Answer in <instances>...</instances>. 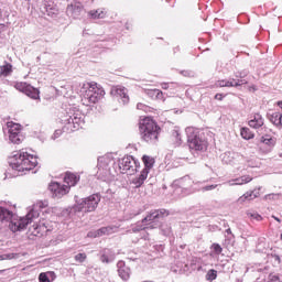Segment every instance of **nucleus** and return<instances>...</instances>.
Masks as SVG:
<instances>
[{
    "label": "nucleus",
    "mask_w": 282,
    "mask_h": 282,
    "mask_svg": "<svg viewBox=\"0 0 282 282\" xmlns=\"http://www.w3.org/2000/svg\"><path fill=\"white\" fill-rule=\"evenodd\" d=\"M117 272L122 281H129L131 279V268L122 260L117 262Z\"/></svg>",
    "instance_id": "obj_17"
},
{
    "label": "nucleus",
    "mask_w": 282,
    "mask_h": 282,
    "mask_svg": "<svg viewBox=\"0 0 282 282\" xmlns=\"http://www.w3.org/2000/svg\"><path fill=\"white\" fill-rule=\"evenodd\" d=\"M9 140L12 144H21V142H23V134H21V132L9 134Z\"/></svg>",
    "instance_id": "obj_30"
},
{
    "label": "nucleus",
    "mask_w": 282,
    "mask_h": 282,
    "mask_svg": "<svg viewBox=\"0 0 282 282\" xmlns=\"http://www.w3.org/2000/svg\"><path fill=\"white\" fill-rule=\"evenodd\" d=\"M80 94L83 96L82 102L86 105V107L96 105V102H100L101 98H105V89L96 82L84 83L80 88Z\"/></svg>",
    "instance_id": "obj_4"
},
{
    "label": "nucleus",
    "mask_w": 282,
    "mask_h": 282,
    "mask_svg": "<svg viewBox=\"0 0 282 282\" xmlns=\"http://www.w3.org/2000/svg\"><path fill=\"white\" fill-rule=\"evenodd\" d=\"M44 10H45L47 17L54 18L58 14V9L56 8V6H54V3H50V2L45 3Z\"/></svg>",
    "instance_id": "obj_27"
},
{
    "label": "nucleus",
    "mask_w": 282,
    "mask_h": 282,
    "mask_svg": "<svg viewBox=\"0 0 282 282\" xmlns=\"http://www.w3.org/2000/svg\"><path fill=\"white\" fill-rule=\"evenodd\" d=\"M217 186H219V185H217V184H215V185H207V186H204V187H202V191L205 193L206 191H215V188H217Z\"/></svg>",
    "instance_id": "obj_44"
},
{
    "label": "nucleus",
    "mask_w": 282,
    "mask_h": 282,
    "mask_svg": "<svg viewBox=\"0 0 282 282\" xmlns=\"http://www.w3.org/2000/svg\"><path fill=\"white\" fill-rule=\"evenodd\" d=\"M9 165L13 171H18V173H28L32 169H36L39 160L36 155L30 154L25 150H20L14 152L9 159Z\"/></svg>",
    "instance_id": "obj_3"
},
{
    "label": "nucleus",
    "mask_w": 282,
    "mask_h": 282,
    "mask_svg": "<svg viewBox=\"0 0 282 282\" xmlns=\"http://www.w3.org/2000/svg\"><path fill=\"white\" fill-rule=\"evenodd\" d=\"M185 133L191 151L204 152L208 149V141H206L204 133L199 132L197 128L188 127L185 129Z\"/></svg>",
    "instance_id": "obj_7"
},
{
    "label": "nucleus",
    "mask_w": 282,
    "mask_h": 282,
    "mask_svg": "<svg viewBox=\"0 0 282 282\" xmlns=\"http://www.w3.org/2000/svg\"><path fill=\"white\" fill-rule=\"evenodd\" d=\"M100 257L99 260L101 261V263H113V261H116V251H113L112 249H104L99 252Z\"/></svg>",
    "instance_id": "obj_21"
},
{
    "label": "nucleus",
    "mask_w": 282,
    "mask_h": 282,
    "mask_svg": "<svg viewBox=\"0 0 282 282\" xmlns=\"http://www.w3.org/2000/svg\"><path fill=\"white\" fill-rule=\"evenodd\" d=\"M250 271V267H247V270H246V272H249Z\"/></svg>",
    "instance_id": "obj_59"
},
{
    "label": "nucleus",
    "mask_w": 282,
    "mask_h": 282,
    "mask_svg": "<svg viewBox=\"0 0 282 282\" xmlns=\"http://www.w3.org/2000/svg\"><path fill=\"white\" fill-rule=\"evenodd\" d=\"M280 158H282V153H280Z\"/></svg>",
    "instance_id": "obj_60"
},
{
    "label": "nucleus",
    "mask_w": 282,
    "mask_h": 282,
    "mask_svg": "<svg viewBox=\"0 0 282 282\" xmlns=\"http://www.w3.org/2000/svg\"><path fill=\"white\" fill-rule=\"evenodd\" d=\"M75 261H77V263H85V261H87V253H77Z\"/></svg>",
    "instance_id": "obj_37"
},
{
    "label": "nucleus",
    "mask_w": 282,
    "mask_h": 282,
    "mask_svg": "<svg viewBox=\"0 0 282 282\" xmlns=\"http://www.w3.org/2000/svg\"><path fill=\"white\" fill-rule=\"evenodd\" d=\"M268 120L274 127H279V112H272L271 115H268Z\"/></svg>",
    "instance_id": "obj_33"
},
{
    "label": "nucleus",
    "mask_w": 282,
    "mask_h": 282,
    "mask_svg": "<svg viewBox=\"0 0 282 282\" xmlns=\"http://www.w3.org/2000/svg\"><path fill=\"white\" fill-rule=\"evenodd\" d=\"M14 259V253L0 254V261H10Z\"/></svg>",
    "instance_id": "obj_40"
},
{
    "label": "nucleus",
    "mask_w": 282,
    "mask_h": 282,
    "mask_svg": "<svg viewBox=\"0 0 282 282\" xmlns=\"http://www.w3.org/2000/svg\"><path fill=\"white\" fill-rule=\"evenodd\" d=\"M252 177L250 175H243L238 178H236V185L237 186H243V184H250V181Z\"/></svg>",
    "instance_id": "obj_32"
},
{
    "label": "nucleus",
    "mask_w": 282,
    "mask_h": 282,
    "mask_svg": "<svg viewBox=\"0 0 282 282\" xmlns=\"http://www.w3.org/2000/svg\"><path fill=\"white\" fill-rule=\"evenodd\" d=\"M279 127H282V113L279 112Z\"/></svg>",
    "instance_id": "obj_51"
},
{
    "label": "nucleus",
    "mask_w": 282,
    "mask_h": 282,
    "mask_svg": "<svg viewBox=\"0 0 282 282\" xmlns=\"http://www.w3.org/2000/svg\"><path fill=\"white\" fill-rule=\"evenodd\" d=\"M273 219H275V221H278L279 224H281V219L276 216H272Z\"/></svg>",
    "instance_id": "obj_53"
},
{
    "label": "nucleus",
    "mask_w": 282,
    "mask_h": 282,
    "mask_svg": "<svg viewBox=\"0 0 282 282\" xmlns=\"http://www.w3.org/2000/svg\"><path fill=\"white\" fill-rule=\"evenodd\" d=\"M215 99H216V100H224V95H221V94H216V95H215Z\"/></svg>",
    "instance_id": "obj_49"
},
{
    "label": "nucleus",
    "mask_w": 282,
    "mask_h": 282,
    "mask_svg": "<svg viewBox=\"0 0 282 282\" xmlns=\"http://www.w3.org/2000/svg\"><path fill=\"white\" fill-rule=\"evenodd\" d=\"M174 52H180V47L177 46L176 48H174Z\"/></svg>",
    "instance_id": "obj_58"
},
{
    "label": "nucleus",
    "mask_w": 282,
    "mask_h": 282,
    "mask_svg": "<svg viewBox=\"0 0 282 282\" xmlns=\"http://www.w3.org/2000/svg\"><path fill=\"white\" fill-rule=\"evenodd\" d=\"M261 187H258L253 191L247 192L245 193L242 196H240L237 199V204H246V202H252V199H257V197H259Z\"/></svg>",
    "instance_id": "obj_22"
},
{
    "label": "nucleus",
    "mask_w": 282,
    "mask_h": 282,
    "mask_svg": "<svg viewBox=\"0 0 282 282\" xmlns=\"http://www.w3.org/2000/svg\"><path fill=\"white\" fill-rule=\"evenodd\" d=\"M220 160L223 164H230V166H235L243 160V156L237 152H225L220 155Z\"/></svg>",
    "instance_id": "obj_16"
},
{
    "label": "nucleus",
    "mask_w": 282,
    "mask_h": 282,
    "mask_svg": "<svg viewBox=\"0 0 282 282\" xmlns=\"http://www.w3.org/2000/svg\"><path fill=\"white\" fill-rule=\"evenodd\" d=\"M100 204L99 194H93L86 198L76 200V204L73 207L74 213H94Z\"/></svg>",
    "instance_id": "obj_8"
},
{
    "label": "nucleus",
    "mask_w": 282,
    "mask_h": 282,
    "mask_svg": "<svg viewBox=\"0 0 282 282\" xmlns=\"http://www.w3.org/2000/svg\"><path fill=\"white\" fill-rule=\"evenodd\" d=\"M113 232V228L111 227H102L96 231L88 232L87 237H102V235H111Z\"/></svg>",
    "instance_id": "obj_25"
},
{
    "label": "nucleus",
    "mask_w": 282,
    "mask_h": 282,
    "mask_svg": "<svg viewBox=\"0 0 282 282\" xmlns=\"http://www.w3.org/2000/svg\"><path fill=\"white\" fill-rule=\"evenodd\" d=\"M273 259H274V261H278V263H281V257H279V256H273Z\"/></svg>",
    "instance_id": "obj_52"
},
{
    "label": "nucleus",
    "mask_w": 282,
    "mask_h": 282,
    "mask_svg": "<svg viewBox=\"0 0 282 282\" xmlns=\"http://www.w3.org/2000/svg\"><path fill=\"white\" fill-rule=\"evenodd\" d=\"M264 122L263 116H261V113H256L252 119L249 120L248 124L251 129H258L259 134H263V131L264 133L268 132V127L263 126Z\"/></svg>",
    "instance_id": "obj_14"
},
{
    "label": "nucleus",
    "mask_w": 282,
    "mask_h": 282,
    "mask_svg": "<svg viewBox=\"0 0 282 282\" xmlns=\"http://www.w3.org/2000/svg\"><path fill=\"white\" fill-rule=\"evenodd\" d=\"M0 18H1V13H0Z\"/></svg>",
    "instance_id": "obj_61"
},
{
    "label": "nucleus",
    "mask_w": 282,
    "mask_h": 282,
    "mask_svg": "<svg viewBox=\"0 0 282 282\" xmlns=\"http://www.w3.org/2000/svg\"><path fill=\"white\" fill-rule=\"evenodd\" d=\"M169 215L164 209L150 212L141 221L132 226L129 232H140V230H153L160 228V219Z\"/></svg>",
    "instance_id": "obj_5"
},
{
    "label": "nucleus",
    "mask_w": 282,
    "mask_h": 282,
    "mask_svg": "<svg viewBox=\"0 0 282 282\" xmlns=\"http://www.w3.org/2000/svg\"><path fill=\"white\" fill-rule=\"evenodd\" d=\"M257 91V87H254V86H252L251 88H250V91Z\"/></svg>",
    "instance_id": "obj_55"
},
{
    "label": "nucleus",
    "mask_w": 282,
    "mask_h": 282,
    "mask_svg": "<svg viewBox=\"0 0 282 282\" xmlns=\"http://www.w3.org/2000/svg\"><path fill=\"white\" fill-rule=\"evenodd\" d=\"M269 130L267 128V132L262 131V135L260 138V142L261 144H264V147H267L264 150L261 149L262 153L268 154V153H272V149H274V147H276V138L268 134Z\"/></svg>",
    "instance_id": "obj_12"
},
{
    "label": "nucleus",
    "mask_w": 282,
    "mask_h": 282,
    "mask_svg": "<svg viewBox=\"0 0 282 282\" xmlns=\"http://www.w3.org/2000/svg\"><path fill=\"white\" fill-rule=\"evenodd\" d=\"M182 74H183L184 76H187V75H188V72L183 70Z\"/></svg>",
    "instance_id": "obj_56"
},
{
    "label": "nucleus",
    "mask_w": 282,
    "mask_h": 282,
    "mask_svg": "<svg viewBox=\"0 0 282 282\" xmlns=\"http://www.w3.org/2000/svg\"><path fill=\"white\" fill-rule=\"evenodd\" d=\"M64 182L67 184L68 188H72V186H76L78 182H80V175L72 173V172H66L64 176Z\"/></svg>",
    "instance_id": "obj_23"
},
{
    "label": "nucleus",
    "mask_w": 282,
    "mask_h": 282,
    "mask_svg": "<svg viewBox=\"0 0 282 282\" xmlns=\"http://www.w3.org/2000/svg\"><path fill=\"white\" fill-rule=\"evenodd\" d=\"M227 235H232V230L230 228L226 229Z\"/></svg>",
    "instance_id": "obj_54"
},
{
    "label": "nucleus",
    "mask_w": 282,
    "mask_h": 282,
    "mask_svg": "<svg viewBox=\"0 0 282 282\" xmlns=\"http://www.w3.org/2000/svg\"><path fill=\"white\" fill-rule=\"evenodd\" d=\"M111 95L116 98H121V102L127 105L129 102V95H127V88L122 86H115L111 88Z\"/></svg>",
    "instance_id": "obj_20"
},
{
    "label": "nucleus",
    "mask_w": 282,
    "mask_h": 282,
    "mask_svg": "<svg viewBox=\"0 0 282 282\" xmlns=\"http://www.w3.org/2000/svg\"><path fill=\"white\" fill-rule=\"evenodd\" d=\"M159 228H161V231L165 237L171 235V227H169V225H160Z\"/></svg>",
    "instance_id": "obj_38"
},
{
    "label": "nucleus",
    "mask_w": 282,
    "mask_h": 282,
    "mask_svg": "<svg viewBox=\"0 0 282 282\" xmlns=\"http://www.w3.org/2000/svg\"><path fill=\"white\" fill-rule=\"evenodd\" d=\"M246 76H248V70H240V72H236L235 73V80H243V78H246Z\"/></svg>",
    "instance_id": "obj_36"
},
{
    "label": "nucleus",
    "mask_w": 282,
    "mask_h": 282,
    "mask_svg": "<svg viewBox=\"0 0 282 282\" xmlns=\"http://www.w3.org/2000/svg\"><path fill=\"white\" fill-rule=\"evenodd\" d=\"M88 17H90V19H105V17H107V10L106 9L90 10L88 12Z\"/></svg>",
    "instance_id": "obj_26"
},
{
    "label": "nucleus",
    "mask_w": 282,
    "mask_h": 282,
    "mask_svg": "<svg viewBox=\"0 0 282 282\" xmlns=\"http://www.w3.org/2000/svg\"><path fill=\"white\" fill-rule=\"evenodd\" d=\"M7 129L9 135H12L14 133H21V124L14 123L12 121L7 122Z\"/></svg>",
    "instance_id": "obj_28"
},
{
    "label": "nucleus",
    "mask_w": 282,
    "mask_h": 282,
    "mask_svg": "<svg viewBox=\"0 0 282 282\" xmlns=\"http://www.w3.org/2000/svg\"><path fill=\"white\" fill-rule=\"evenodd\" d=\"M63 135V130H55L54 134L52 135V140H56Z\"/></svg>",
    "instance_id": "obj_46"
},
{
    "label": "nucleus",
    "mask_w": 282,
    "mask_h": 282,
    "mask_svg": "<svg viewBox=\"0 0 282 282\" xmlns=\"http://www.w3.org/2000/svg\"><path fill=\"white\" fill-rule=\"evenodd\" d=\"M50 231H52V226H50V221L47 220H42L40 224L33 225V227L30 229L33 237H43V235H47Z\"/></svg>",
    "instance_id": "obj_13"
},
{
    "label": "nucleus",
    "mask_w": 282,
    "mask_h": 282,
    "mask_svg": "<svg viewBox=\"0 0 282 282\" xmlns=\"http://www.w3.org/2000/svg\"><path fill=\"white\" fill-rule=\"evenodd\" d=\"M66 12L69 17H73V19H78V17H80V12H83V3L78 1L68 3Z\"/></svg>",
    "instance_id": "obj_19"
},
{
    "label": "nucleus",
    "mask_w": 282,
    "mask_h": 282,
    "mask_svg": "<svg viewBox=\"0 0 282 282\" xmlns=\"http://www.w3.org/2000/svg\"><path fill=\"white\" fill-rule=\"evenodd\" d=\"M54 279H56V273H54V271H48L46 273H40V275H39L40 282H51V281H54Z\"/></svg>",
    "instance_id": "obj_29"
},
{
    "label": "nucleus",
    "mask_w": 282,
    "mask_h": 282,
    "mask_svg": "<svg viewBox=\"0 0 282 282\" xmlns=\"http://www.w3.org/2000/svg\"><path fill=\"white\" fill-rule=\"evenodd\" d=\"M269 281H270V282H276V281H279V275H276V274H274V273L269 274Z\"/></svg>",
    "instance_id": "obj_47"
},
{
    "label": "nucleus",
    "mask_w": 282,
    "mask_h": 282,
    "mask_svg": "<svg viewBox=\"0 0 282 282\" xmlns=\"http://www.w3.org/2000/svg\"><path fill=\"white\" fill-rule=\"evenodd\" d=\"M217 279V270L210 269L206 274V281H215Z\"/></svg>",
    "instance_id": "obj_35"
},
{
    "label": "nucleus",
    "mask_w": 282,
    "mask_h": 282,
    "mask_svg": "<svg viewBox=\"0 0 282 282\" xmlns=\"http://www.w3.org/2000/svg\"><path fill=\"white\" fill-rule=\"evenodd\" d=\"M172 140L175 142V144H182V133H180L177 129L172 131Z\"/></svg>",
    "instance_id": "obj_34"
},
{
    "label": "nucleus",
    "mask_w": 282,
    "mask_h": 282,
    "mask_svg": "<svg viewBox=\"0 0 282 282\" xmlns=\"http://www.w3.org/2000/svg\"><path fill=\"white\" fill-rule=\"evenodd\" d=\"M48 189L51 191L53 197H63L69 193V186L63 185L58 182H52L48 185Z\"/></svg>",
    "instance_id": "obj_15"
},
{
    "label": "nucleus",
    "mask_w": 282,
    "mask_h": 282,
    "mask_svg": "<svg viewBox=\"0 0 282 282\" xmlns=\"http://www.w3.org/2000/svg\"><path fill=\"white\" fill-rule=\"evenodd\" d=\"M137 109L141 110V111H149V106L144 105V104H138L137 105Z\"/></svg>",
    "instance_id": "obj_45"
},
{
    "label": "nucleus",
    "mask_w": 282,
    "mask_h": 282,
    "mask_svg": "<svg viewBox=\"0 0 282 282\" xmlns=\"http://www.w3.org/2000/svg\"><path fill=\"white\" fill-rule=\"evenodd\" d=\"M213 248H214V252L216 253V254H221V252H223V248H221V246H219L218 243H214L213 245Z\"/></svg>",
    "instance_id": "obj_43"
},
{
    "label": "nucleus",
    "mask_w": 282,
    "mask_h": 282,
    "mask_svg": "<svg viewBox=\"0 0 282 282\" xmlns=\"http://www.w3.org/2000/svg\"><path fill=\"white\" fill-rule=\"evenodd\" d=\"M241 85H248V80L229 78L216 82V87H241Z\"/></svg>",
    "instance_id": "obj_18"
},
{
    "label": "nucleus",
    "mask_w": 282,
    "mask_h": 282,
    "mask_svg": "<svg viewBox=\"0 0 282 282\" xmlns=\"http://www.w3.org/2000/svg\"><path fill=\"white\" fill-rule=\"evenodd\" d=\"M111 166H113L115 173L135 175V173H138V169H140V161L135 160V158L131 155H126L118 160L116 166V159L113 158V154H105L104 156H100L98 159L97 177L99 180H102L104 182L111 180V177L113 176V171L111 170Z\"/></svg>",
    "instance_id": "obj_1"
},
{
    "label": "nucleus",
    "mask_w": 282,
    "mask_h": 282,
    "mask_svg": "<svg viewBox=\"0 0 282 282\" xmlns=\"http://www.w3.org/2000/svg\"><path fill=\"white\" fill-rule=\"evenodd\" d=\"M142 162L144 164V167L140 172V174L132 180V184L135 186V188H140L147 182V177H149V174L151 171H153V166H155V159L153 156L143 155Z\"/></svg>",
    "instance_id": "obj_10"
},
{
    "label": "nucleus",
    "mask_w": 282,
    "mask_h": 282,
    "mask_svg": "<svg viewBox=\"0 0 282 282\" xmlns=\"http://www.w3.org/2000/svg\"><path fill=\"white\" fill-rule=\"evenodd\" d=\"M41 208H43V203H36L29 209L25 217H19L17 215V205L0 202V221L9 224L11 232H21L28 228L29 224L39 219Z\"/></svg>",
    "instance_id": "obj_2"
},
{
    "label": "nucleus",
    "mask_w": 282,
    "mask_h": 282,
    "mask_svg": "<svg viewBox=\"0 0 282 282\" xmlns=\"http://www.w3.org/2000/svg\"><path fill=\"white\" fill-rule=\"evenodd\" d=\"M64 122H66L65 129L67 131H78L85 124V115L79 109L73 108L64 119Z\"/></svg>",
    "instance_id": "obj_9"
},
{
    "label": "nucleus",
    "mask_w": 282,
    "mask_h": 282,
    "mask_svg": "<svg viewBox=\"0 0 282 282\" xmlns=\"http://www.w3.org/2000/svg\"><path fill=\"white\" fill-rule=\"evenodd\" d=\"M170 85L171 84H169V83H162L161 87H162V89H169Z\"/></svg>",
    "instance_id": "obj_50"
},
{
    "label": "nucleus",
    "mask_w": 282,
    "mask_h": 282,
    "mask_svg": "<svg viewBox=\"0 0 282 282\" xmlns=\"http://www.w3.org/2000/svg\"><path fill=\"white\" fill-rule=\"evenodd\" d=\"M152 95L155 96L158 100H162V98H164V94L160 89L152 90Z\"/></svg>",
    "instance_id": "obj_41"
},
{
    "label": "nucleus",
    "mask_w": 282,
    "mask_h": 282,
    "mask_svg": "<svg viewBox=\"0 0 282 282\" xmlns=\"http://www.w3.org/2000/svg\"><path fill=\"white\" fill-rule=\"evenodd\" d=\"M10 72H12V65H10V64H7V65L1 67V73L4 76H8V74H10Z\"/></svg>",
    "instance_id": "obj_39"
},
{
    "label": "nucleus",
    "mask_w": 282,
    "mask_h": 282,
    "mask_svg": "<svg viewBox=\"0 0 282 282\" xmlns=\"http://www.w3.org/2000/svg\"><path fill=\"white\" fill-rule=\"evenodd\" d=\"M139 129L142 140L149 144H155L160 135V127L151 118L145 117L140 120Z\"/></svg>",
    "instance_id": "obj_6"
},
{
    "label": "nucleus",
    "mask_w": 282,
    "mask_h": 282,
    "mask_svg": "<svg viewBox=\"0 0 282 282\" xmlns=\"http://www.w3.org/2000/svg\"><path fill=\"white\" fill-rule=\"evenodd\" d=\"M180 182L184 191H187L188 193H195V191H197V188L193 187L194 182L192 178H189V176L181 178Z\"/></svg>",
    "instance_id": "obj_24"
},
{
    "label": "nucleus",
    "mask_w": 282,
    "mask_h": 282,
    "mask_svg": "<svg viewBox=\"0 0 282 282\" xmlns=\"http://www.w3.org/2000/svg\"><path fill=\"white\" fill-rule=\"evenodd\" d=\"M278 107H280V109H282V101L278 102Z\"/></svg>",
    "instance_id": "obj_57"
},
{
    "label": "nucleus",
    "mask_w": 282,
    "mask_h": 282,
    "mask_svg": "<svg viewBox=\"0 0 282 282\" xmlns=\"http://www.w3.org/2000/svg\"><path fill=\"white\" fill-rule=\"evenodd\" d=\"M15 89H18V91H22V94H25V96H29V98H32L33 100H39L40 98L39 89L28 83H17Z\"/></svg>",
    "instance_id": "obj_11"
},
{
    "label": "nucleus",
    "mask_w": 282,
    "mask_h": 282,
    "mask_svg": "<svg viewBox=\"0 0 282 282\" xmlns=\"http://www.w3.org/2000/svg\"><path fill=\"white\" fill-rule=\"evenodd\" d=\"M248 217H251V219H256V221H261V219H263V217H261V215L257 214V213H248Z\"/></svg>",
    "instance_id": "obj_42"
},
{
    "label": "nucleus",
    "mask_w": 282,
    "mask_h": 282,
    "mask_svg": "<svg viewBox=\"0 0 282 282\" xmlns=\"http://www.w3.org/2000/svg\"><path fill=\"white\" fill-rule=\"evenodd\" d=\"M240 135L243 140H252L254 138V133L249 128H241Z\"/></svg>",
    "instance_id": "obj_31"
},
{
    "label": "nucleus",
    "mask_w": 282,
    "mask_h": 282,
    "mask_svg": "<svg viewBox=\"0 0 282 282\" xmlns=\"http://www.w3.org/2000/svg\"><path fill=\"white\" fill-rule=\"evenodd\" d=\"M226 184H228V186H237V181H236V178H234V180L228 181Z\"/></svg>",
    "instance_id": "obj_48"
}]
</instances>
